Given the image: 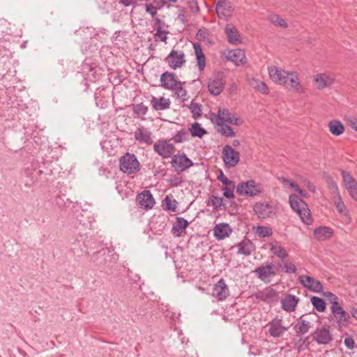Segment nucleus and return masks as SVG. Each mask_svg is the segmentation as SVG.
I'll return each mask as SVG.
<instances>
[{
	"instance_id": "nucleus-32",
	"label": "nucleus",
	"mask_w": 357,
	"mask_h": 357,
	"mask_svg": "<svg viewBox=\"0 0 357 357\" xmlns=\"http://www.w3.org/2000/svg\"><path fill=\"white\" fill-rule=\"evenodd\" d=\"M329 132L334 136H340L344 132V125L338 120L330 121L328 123Z\"/></svg>"
},
{
	"instance_id": "nucleus-34",
	"label": "nucleus",
	"mask_w": 357,
	"mask_h": 357,
	"mask_svg": "<svg viewBox=\"0 0 357 357\" xmlns=\"http://www.w3.org/2000/svg\"><path fill=\"white\" fill-rule=\"evenodd\" d=\"M193 47L195 49V56H196L198 68L200 70H202L204 69V68L206 66L205 56L202 52V49L199 44L194 43Z\"/></svg>"
},
{
	"instance_id": "nucleus-60",
	"label": "nucleus",
	"mask_w": 357,
	"mask_h": 357,
	"mask_svg": "<svg viewBox=\"0 0 357 357\" xmlns=\"http://www.w3.org/2000/svg\"><path fill=\"white\" fill-rule=\"evenodd\" d=\"M127 183H128V181L126 180H123V179L119 180V183H117V185H116V189L119 191H120L119 188L122 185V184L127 185Z\"/></svg>"
},
{
	"instance_id": "nucleus-55",
	"label": "nucleus",
	"mask_w": 357,
	"mask_h": 357,
	"mask_svg": "<svg viewBox=\"0 0 357 357\" xmlns=\"http://www.w3.org/2000/svg\"><path fill=\"white\" fill-rule=\"evenodd\" d=\"M146 11L151 15L152 17L155 16L157 13V8L151 4H146Z\"/></svg>"
},
{
	"instance_id": "nucleus-57",
	"label": "nucleus",
	"mask_w": 357,
	"mask_h": 357,
	"mask_svg": "<svg viewBox=\"0 0 357 357\" xmlns=\"http://www.w3.org/2000/svg\"><path fill=\"white\" fill-rule=\"evenodd\" d=\"M290 185H291V186L293 188H294V190H295L296 191H297V192H298L301 196H303V197H306V196H307V194H306V193H305V192H304V191H303V190H302L296 183H295L294 182H292V183H290Z\"/></svg>"
},
{
	"instance_id": "nucleus-23",
	"label": "nucleus",
	"mask_w": 357,
	"mask_h": 357,
	"mask_svg": "<svg viewBox=\"0 0 357 357\" xmlns=\"http://www.w3.org/2000/svg\"><path fill=\"white\" fill-rule=\"evenodd\" d=\"M229 43L238 45L241 43V36L236 28L231 24H227L225 29Z\"/></svg>"
},
{
	"instance_id": "nucleus-4",
	"label": "nucleus",
	"mask_w": 357,
	"mask_h": 357,
	"mask_svg": "<svg viewBox=\"0 0 357 357\" xmlns=\"http://www.w3.org/2000/svg\"><path fill=\"white\" fill-rule=\"evenodd\" d=\"M253 211L259 219L271 218L278 213V207L271 202L261 200L253 205Z\"/></svg>"
},
{
	"instance_id": "nucleus-45",
	"label": "nucleus",
	"mask_w": 357,
	"mask_h": 357,
	"mask_svg": "<svg viewBox=\"0 0 357 357\" xmlns=\"http://www.w3.org/2000/svg\"><path fill=\"white\" fill-rule=\"evenodd\" d=\"M189 130L193 137H202L206 133V131L198 123H193Z\"/></svg>"
},
{
	"instance_id": "nucleus-40",
	"label": "nucleus",
	"mask_w": 357,
	"mask_h": 357,
	"mask_svg": "<svg viewBox=\"0 0 357 357\" xmlns=\"http://www.w3.org/2000/svg\"><path fill=\"white\" fill-rule=\"evenodd\" d=\"M222 182L225 186L222 188L223 190V196L228 199H234V184L232 183L231 180H220Z\"/></svg>"
},
{
	"instance_id": "nucleus-12",
	"label": "nucleus",
	"mask_w": 357,
	"mask_h": 357,
	"mask_svg": "<svg viewBox=\"0 0 357 357\" xmlns=\"http://www.w3.org/2000/svg\"><path fill=\"white\" fill-rule=\"evenodd\" d=\"M154 151L163 158H169L175 152L173 144L167 140H158L153 145Z\"/></svg>"
},
{
	"instance_id": "nucleus-15",
	"label": "nucleus",
	"mask_w": 357,
	"mask_h": 357,
	"mask_svg": "<svg viewBox=\"0 0 357 357\" xmlns=\"http://www.w3.org/2000/svg\"><path fill=\"white\" fill-rule=\"evenodd\" d=\"M232 3L227 0H219L216 5V13L218 16L222 19L231 17L234 12Z\"/></svg>"
},
{
	"instance_id": "nucleus-27",
	"label": "nucleus",
	"mask_w": 357,
	"mask_h": 357,
	"mask_svg": "<svg viewBox=\"0 0 357 357\" xmlns=\"http://www.w3.org/2000/svg\"><path fill=\"white\" fill-rule=\"evenodd\" d=\"M151 103L154 109L165 110L170 107L171 101L169 98L165 97L156 98L152 96Z\"/></svg>"
},
{
	"instance_id": "nucleus-5",
	"label": "nucleus",
	"mask_w": 357,
	"mask_h": 357,
	"mask_svg": "<svg viewBox=\"0 0 357 357\" xmlns=\"http://www.w3.org/2000/svg\"><path fill=\"white\" fill-rule=\"evenodd\" d=\"M119 168L129 176L139 171L140 163L134 154L126 153L119 160Z\"/></svg>"
},
{
	"instance_id": "nucleus-25",
	"label": "nucleus",
	"mask_w": 357,
	"mask_h": 357,
	"mask_svg": "<svg viewBox=\"0 0 357 357\" xmlns=\"http://www.w3.org/2000/svg\"><path fill=\"white\" fill-rule=\"evenodd\" d=\"M299 299L291 294H287L282 301V308L288 312H294L298 303Z\"/></svg>"
},
{
	"instance_id": "nucleus-35",
	"label": "nucleus",
	"mask_w": 357,
	"mask_h": 357,
	"mask_svg": "<svg viewBox=\"0 0 357 357\" xmlns=\"http://www.w3.org/2000/svg\"><path fill=\"white\" fill-rule=\"evenodd\" d=\"M334 204L337 210L338 213L342 215H344L347 218L348 222H350V217L349 216V211L342 200V198L340 194H337V196H335L333 198Z\"/></svg>"
},
{
	"instance_id": "nucleus-26",
	"label": "nucleus",
	"mask_w": 357,
	"mask_h": 357,
	"mask_svg": "<svg viewBox=\"0 0 357 357\" xmlns=\"http://www.w3.org/2000/svg\"><path fill=\"white\" fill-rule=\"evenodd\" d=\"M214 236L218 240H222L228 237L231 232L229 225L227 223L216 225L213 229Z\"/></svg>"
},
{
	"instance_id": "nucleus-24",
	"label": "nucleus",
	"mask_w": 357,
	"mask_h": 357,
	"mask_svg": "<svg viewBox=\"0 0 357 357\" xmlns=\"http://www.w3.org/2000/svg\"><path fill=\"white\" fill-rule=\"evenodd\" d=\"M172 162L177 171H183L192 165V161L185 155H174Z\"/></svg>"
},
{
	"instance_id": "nucleus-49",
	"label": "nucleus",
	"mask_w": 357,
	"mask_h": 357,
	"mask_svg": "<svg viewBox=\"0 0 357 357\" xmlns=\"http://www.w3.org/2000/svg\"><path fill=\"white\" fill-rule=\"evenodd\" d=\"M324 296L327 298L331 305L340 303L338 297L331 291L324 292Z\"/></svg>"
},
{
	"instance_id": "nucleus-22",
	"label": "nucleus",
	"mask_w": 357,
	"mask_h": 357,
	"mask_svg": "<svg viewBox=\"0 0 357 357\" xmlns=\"http://www.w3.org/2000/svg\"><path fill=\"white\" fill-rule=\"evenodd\" d=\"M282 319L275 318L268 323V333L273 337H280L282 336L287 328L281 325Z\"/></svg>"
},
{
	"instance_id": "nucleus-2",
	"label": "nucleus",
	"mask_w": 357,
	"mask_h": 357,
	"mask_svg": "<svg viewBox=\"0 0 357 357\" xmlns=\"http://www.w3.org/2000/svg\"><path fill=\"white\" fill-rule=\"evenodd\" d=\"M289 202L292 210L299 215L304 224L310 225L312 223L313 218L308 206L300 197L296 195H291Z\"/></svg>"
},
{
	"instance_id": "nucleus-52",
	"label": "nucleus",
	"mask_w": 357,
	"mask_h": 357,
	"mask_svg": "<svg viewBox=\"0 0 357 357\" xmlns=\"http://www.w3.org/2000/svg\"><path fill=\"white\" fill-rule=\"evenodd\" d=\"M284 269L287 273H294L296 271V266L292 262L289 261L284 263Z\"/></svg>"
},
{
	"instance_id": "nucleus-39",
	"label": "nucleus",
	"mask_w": 357,
	"mask_h": 357,
	"mask_svg": "<svg viewBox=\"0 0 357 357\" xmlns=\"http://www.w3.org/2000/svg\"><path fill=\"white\" fill-rule=\"evenodd\" d=\"M268 21L275 26L286 29L288 27L287 22L279 15L271 13L268 16Z\"/></svg>"
},
{
	"instance_id": "nucleus-59",
	"label": "nucleus",
	"mask_w": 357,
	"mask_h": 357,
	"mask_svg": "<svg viewBox=\"0 0 357 357\" xmlns=\"http://www.w3.org/2000/svg\"><path fill=\"white\" fill-rule=\"evenodd\" d=\"M350 312L352 317L357 321V308L351 307Z\"/></svg>"
},
{
	"instance_id": "nucleus-11",
	"label": "nucleus",
	"mask_w": 357,
	"mask_h": 357,
	"mask_svg": "<svg viewBox=\"0 0 357 357\" xmlns=\"http://www.w3.org/2000/svg\"><path fill=\"white\" fill-rule=\"evenodd\" d=\"M268 75L270 79L275 83L283 86L286 84L287 77L290 71L285 70L284 69L276 66H271L268 68Z\"/></svg>"
},
{
	"instance_id": "nucleus-19",
	"label": "nucleus",
	"mask_w": 357,
	"mask_h": 357,
	"mask_svg": "<svg viewBox=\"0 0 357 357\" xmlns=\"http://www.w3.org/2000/svg\"><path fill=\"white\" fill-rule=\"evenodd\" d=\"M253 272L259 279L264 282H266L269 277L274 276L276 274L274 271V265L271 263H267L266 266H259Z\"/></svg>"
},
{
	"instance_id": "nucleus-37",
	"label": "nucleus",
	"mask_w": 357,
	"mask_h": 357,
	"mask_svg": "<svg viewBox=\"0 0 357 357\" xmlns=\"http://www.w3.org/2000/svg\"><path fill=\"white\" fill-rule=\"evenodd\" d=\"M270 250L274 255L281 259H284L288 256L286 250L280 245L278 241L270 243Z\"/></svg>"
},
{
	"instance_id": "nucleus-14",
	"label": "nucleus",
	"mask_w": 357,
	"mask_h": 357,
	"mask_svg": "<svg viewBox=\"0 0 357 357\" xmlns=\"http://www.w3.org/2000/svg\"><path fill=\"white\" fill-rule=\"evenodd\" d=\"M225 84L222 74L218 73L209 79L208 89L211 94L218 96L222 91Z\"/></svg>"
},
{
	"instance_id": "nucleus-7",
	"label": "nucleus",
	"mask_w": 357,
	"mask_h": 357,
	"mask_svg": "<svg viewBox=\"0 0 357 357\" xmlns=\"http://www.w3.org/2000/svg\"><path fill=\"white\" fill-rule=\"evenodd\" d=\"M252 298L257 301H262L268 304L275 303L279 300V293L271 287H267L262 290H259L252 294Z\"/></svg>"
},
{
	"instance_id": "nucleus-46",
	"label": "nucleus",
	"mask_w": 357,
	"mask_h": 357,
	"mask_svg": "<svg viewBox=\"0 0 357 357\" xmlns=\"http://www.w3.org/2000/svg\"><path fill=\"white\" fill-rule=\"evenodd\" d=\"M209 203L213 206L215 209H225L226 204L223 202L222 198L216 196H211L209 199Z\"/></svg>"
},
{
	"instance_id": "nucleus-17",
	"label": "nucleus",
	"mask_w": 357,
	"mask_h": 357,
	"mask_svg": "<svg viewBox=\"0 0 357 357\" xmlns=\"http://www.w3.org/2000/svg\"><path fill=\"white\" fill-rule=\"evenodd\" d=\"M222 158L226 165L234 167L239 161V153L231 146L226 145L222 151Z\"/></svg>"
},
{
	"instance_id": "nucleus-16",
	"label": "nucleus",
	"mask_w": 357,
	"mask_h": 357,
	"mask_svg": "<svg viewBox=\"0 0 357 357\" xmlns=\"http://www.w3.org/2000/svg\"><path fill=\"white\" fill-rule=\"evenodd\" d=\"M136 202L139 208L144 210L152 208L155 204V200L149 190H144L138 194L136 197Z\"/></svg>"
},
{
	"instance_id": "nucleus-33",
	"label": "nucleus",
	"mask_w": 357,
	"mask_h": 357,
	"mask_svg": "<svg viewBox=\"0 0 357 357\" xmlns=\"http://www.w3.org/2000/svg\"><path fill=\"white\" fill-rule=\"evenodd\" d=\"M310 323L308 321L302 319L301 318L297 321L294 326V330L297 337H300L309 331Z\"/></svg>"
},
{
	"instance_id": "nucleus-21",
	"label": "nucleus",
	"mask_w": 357,
	"mask_h": 357,
	"mask_svg": "<svg viewBox=\"0 0 357 357\" xmlns=\"http://www.w3.org/2000/svg\"><path fill=\"white\" fill-rule=\"evenodd\" d=\"M229 296V289L223 279H220L214 285L213 296L218 301H223Z\"/></svg>"
},
{
	"instance_id": "nucleus-51",
	"label": "nucleus",
	"mask_w": 357,
	"mask_h": 357,
	"mask_svg": "<svg viewBox=\"0 0 357 357\" xmlns=\"http://www.w3.org/2000/svg\"><path fill=\"white\" fill-rule=\"evenodd\" d=\"M167 32L162 30L160 28L157 29V32L155 34V40L165 42L167 40Z\"/></svg>"
},
{
	"instance_id": "nucleus-38",
	"label": "nucleus",
	"mask_w": 357,
	"mask_h": 357,
	"mask_svg": "<svg viewBox=\"0 0 357 357\" xmlns=\"http://www.w3.org/2000/svg\"><path fill=\"white\" fill-rule=\"evenodd\" d=\"M249 84L253 89L262 94H268L269 93L267 85L259 79L252 78L249 80Z\"/></svg>"
},
{
	"instance_id": "nucleus-50",
	"label": "nucleus",
	"mask_w": 357,
	"mask_h": 357,
	"mask_svg": "<svg viewBox=\"0 0 357 357\" xmlns=\"http://www.w3.org/2000/svg\"><path fill=\"white\" fill-rule=\"evenodd\" d=\"M164 202H165L166 209L171 210L173 211H175V209L176 208V202L175 200L172 201L171 199H169L168 197H167L165 199Z\"/></svg>"
},
{
	"instance_id": "nucleus-41",
	"label": "nucleus",
	"mask_w": 357,
	"mask_h": 357,
	"mask_svg": "<svg viewBox=\"0 0 357 357\" xmlns=\"http://www.w3.org/2000/svg\"><path fill=\"white\" fill-rule=\"evenodd\" d=\"M344 185L349 195L357 202V183L356 180H344Z\"/></svg>"
},
{
	"instance_id": "nucleus-9",
	"label": "nucleus",
	"mask_w": 357,
	"mask_h": 357,
	"mask_svg": "<svg viewBox=\"0 0 357 357\" xmlns=\"http://www.w3.org/2000/svg\"><path fill=\"white\" fill-rule=\"evenodd\" d=\"M335 76L330 73H317L312 77V82L318 90L331 87L335 82Z\"/></svg>"
},
{
	"instance_id": "nucleus-47",
	"label": "nucleus",
	"mask_w": 357,
	"mask_h": 357,
	"mask_svg": "<svg viewBox=\"0 0 357 357\" xmlns=\"http://www.w3.org/2000/svg\"><path fill=\"white\" fill-rule=\"evenodd\" d=\"M189 132L188 130H180L177 132V134L173 137V140L176 143H181L184 141H186L188 139Z\"/></svg>"
},
{
	"instance_id": "nucleus-29",
	"label": "nucleus",
	"mask_w": 357,
	"mask_h": 357,
	"mask_svg": "<svg viewBox=\"0 0 357 357\" xmlns=\"http://www.w3.org/2000/svg\"><path fill=\"white\" fill-rule=\"evenodd\" d=\"M151 132L144 128H137L135 132V138L141 143L151 144L153 142Z\"/></svg>"
},
{
	"instance_id": "nucleus-6",
	"label": "nucleus",
	"mask_w": 357,
	"mask_h": 357,
	"mask_svg": "<svg viewBox=\"0 0 357 357\" xmlns=\"http://www.w3.org/2000/svg\"><path fill=\"white\" fill-rule=\"evenodd\" d=\"M263 191V187L260 183H256L255 180H247L237 186L236 192L240 195L255 197Z\"/></svg>"
},
{
	"instance_id": "nucleus-48",
	"label": "nucleus",
	"mask_w": 357,
	"mask_h": 357,
	"mask_svg": "<svg viewBox=\"0 0 357 357\" xmlns=\"http://www.w3.org/2000/svg\"><path fill=\"white\" fill-rule=\"evenodd\" d=\"M190 109L195 118H197L202 115L201 105L197 102H191Z\"/></svg>"
},
{
	"instance_id": "nucleus-62",
	"label": "nucleus",
	"mask_w": 357,
	"mask_h": 357,
	"mask_svg": "<svg viewBox=\"0 0 357 357\" xmlns=\"http://www.w3.org/2000/svg\"><path fill=\"white\" fill-rule=\"evenodd\" d=\"M232 145L234 146H238L240 145V142L237 139H235L232 142Z\"/></svg>"
},
{
	"instance_id": "nucleus-43",
	"label": "nucleus",
	"mask_w": 357,
	"mask_h": 357,
	"mask_svg": "<svg viewBox=\"0 0 357 357\" xmlns=\"http://www.w3.org/2000/svg\"><path fill=\"white\" fill-rule=\"evenodd\" d=\"M255 233L261 238L269 237L273 234L272 229L266 226H257L255 228Z\"/></svg>"
},
{
	"instance_id": "nucleus-64",
	"label": "nucleus",
	"mask_w": 357,
	"mask_h": 357,
	"mask_svg": "<svg viewBox=\"0 0 357 357\" xmlns=\"http://www.w3.org/2000/svg\"><path fill=\"white\" fill-rule=\"evenodd\" d=\"M222 176H223V174H222V172H220V176H218V178H218V179L222 178Z\"/></svg>"
},
{
	"instance_id": "nucleus-10",
	"label": "nucleus",
	"mask_w": 357,
	"mask_h": 357,
	"mask_svg": "<svg viewBox=\"0 0 357 357\" xmlns=\"http://www.w3.org/2000/svg\"><path fill=\"white\" fill-rule=\"evenodd\" d=\"M289 91L303 94L305 89L301 83L298 74L296 71H290L287 77L286 84H283Z\"/></svg>"
},
{
	"instance_id": "nucleus-30",
	"label": "nucleus",
	"mask_w": 357,
	"mask_h": 357,
	"mask_svg": "<svg viewBox=\"0 0 357 357\" xmlns=\"http://www.w3.org/2000/svg\"><path fill=\"white\" fill-rule=\"evenodd\" d=\"M238 254L249 256L255 250V246L249 239H244L237 245Z\"/></svg>"
},
{
	"instance_id": "nucleus-61",
	"label": "nucleus",
	"mask_w": 357,
	"mask_h": 357,
	"mask_svg": "<svg viewBox=\"0 0 357 357\" xmlns=\"http://www.w3.org/2000/svg\"><path fill=\"white\" fill-rule=\"evenodd\" d=\"M121 3L125 6H128L132 4L131 0H121Z\"/></svg>"
},
{
	"instance_id": "nucleus-42",
	"label": "nucleus",
	"mask_w": 357,
	"mask_h": 357,
	"mask_svg": "<svg viewBox=\"0 0 357 357\" xmlns=\"http://www.w3.org/2000/svg\"><path fill=\"white\" fill-rule=\"evenodd\" d=\"M311 303L313 307L319 312H324L326 310V303L324 299L317 297L312 296L311 298Z\"/></svg>"
},
{
	"instance_id": "nucleus-36",
	"label": "nucleus",
	"mask_w": 357,
	"mask_h": 357,
	"mask_svg": "<svg viewBox=\"0 0 357 357\" xmlns=\"http://www.w3.org/2000/svg\"><path fill=\"white\" fill-rule=\"evenodd\" d=\"M229 59L237 66L246 62V56L241 50L231 51L229 54Z\"/></svg>"
},
{
	"instance_id": "nucleus-44",
	"label": "nucleus",
	"mask_w": 357,
	"mask_h": 357,
	"mask_svg": "<svg viewBox=\"0 0 357 357\" xmlns=\"http://www.w3.org/2000/svg\"><path fill=\"white\" fill-rule=\"evenodd\" d=\"M217 126V132L227 137H233L235 135V132L233 129L225 123Z\"/></svg>"
},
{
	"instance_id": "nucleus-58",
	"label": "nucleus",
	"mask_w": 357,
	"mask_h": 357,
	"mask_svg": "<svg viewBox=\"0 0 357 357\" xmlns=\"http://www.w3.org/2000/svg\"><path fill=\"white\" fill-rule=\"evenodd\" d=\"M330 190L331 192L336 194V196L339 194L337 186L333 181L330 183Z\"/></svg>"
},
{
	"instance_id": "nucleus-31",
	"label": "nucleus",
	"mask_w": 357,
	"mask_h": 357,
	"mask_svg": "<svg viewBox=\"0 0 357 357\" xmlns=\"http://www.w3.org/2000/svg\"><path fill=\"white\" fill-rule=\"evenodd\" d=\"M188 226V222L185 219L182 217H177L176 223L172 227V232L176 236H181Z\"/></svg>"
},
{
	"instance_id": "nucleus-54",
	"label": "nucleus",
	"mask_w": 357,
	"mask_h": 357,
	"mask_svg": "<svg viewBox=\"0 0 357 357\" xmlns=\"http://www.w3.org/2000/svg\"><path fill=\"white\" fill-rule=\"evenodd\" d=\"M344 345L349 349H353L354 347V340L351 337H347L344 340Z\"/></svg>"
},
{
	"instance_id": "nucleus-8",
	"label": "nucleus",
	"mask_w": 357,
	"mask_h": 357,
	"mask_svg": "<svg viewBox=\"0 0 357 357\" xmlns=\"http://www.w3.org/2000/svg\"><path fill=\"white\" fill-rule=\"evenodd\" d=\"M330 309L332 314L331 317L335 319L339 328L347 326L349 324L350 314L343 309L340 303L331 305Z\"/></svg>"
},
{
	"instance_id": "nucleus-3",
	"label": "nucleus",
	"mask_w": 357,
	"mask_h": 357,
	"mask_svg": "<svg viewBox=\"0 0 357 357\" xmlns=\"http://www.w3.org/2000/svg\"><path fill=\"white\" fill-rule=\"evenodd\" d=\"M211 121L215 125L228 123L235 126H241L243 121L241 118L231 113L228 109H219L217 113L211 114Z\"/></svg>"
},
{
	"instance_id": "nucleus-63",
	"label": "nucleus",
	"mask_w": 357,
	"mask_h": 357,
	"mask_svg": "<svg viewBox=\"0 0 357 357\" xmlns=\"http://www.w3.org/2000/svg\"><path fill=\"white\" fill-rule=\"evenodd\" d=\"M308 188L310 189V190L312 191V192H314L315 190V187L314 185H308Z\"/></svg>"
},
{
	"instance_id": "nucleus-18",
	"label": "nucleus",
	"mask_w": 357,
	"mask_h": 357,
	"mask_svg": "<svg viewBox=\"0 0 357 357\" xmlns=\"http://www.w3.org/2000/svg\"><path fill=\"white\" fill-rule=\"evenodd\" d=\"M298 280L303 287L307 288L310 291L321 292L323 290V285L321 283L319 280H317L310 276L305 275H300L298 277Z\"/></svg>"
},
{
	"instance_id": "nucleus-53",
	"label": "nucleus",
	"mask_w": 357,
	"mask_h": 357,
	"mask_svg": "<svg viewBox=\"0 0 357 357\" xmlns=\"http://www.w3.org/2000/svg\"><path fill=\"white\" fill-rule=\"evenodd\" d=\"M188 4L191 11L198 12L199 6L197 0H188Z\"/></svg>"
},
{
	"instance_id": "nucleus-13",
	"label": "nucleus",
	"mask_w": 357,
	"mask_h": 357,
	"mask_svg": "<svg viewBox=\"0 0 357 357\" xmlns=\"http://www.w3.org/2000/svg\"><path fill=\"white\" fill-rule=\"evenodd\" d=\"M165 61L169 66L174 70L181 68L185 63L183 52L172 50L169 54L166 57Z\"/></svg>"
},
{
	"instance_id": "nucleus-20",
	"label": "nucleus",
	"mask_w": 357,
	"mask_h": 357,
	"mask_svg": "<svg viewBox=\"0 0 357 357\" xmlns=\"http://www.w3.org/2000/svg\"><path fill=\"white\" fill-rule=\"evenodd\" d=\"M312 335L313 340L319 344H328L333 340L332 335L329 331V326L317 328Z\"/></svg>"
},
{
	"instance_id": "nucleus-1",
	"label": "nucleus",
	"mask_w": 357,
	"mask_h": 357,
	"mask_svg": "<svg viewBox=\"0 0 357 357\" xmlns=\"http://www.w3.org/2000/svg\"><path fill=\"white\" fill-rule=\"evenodd\" d=\"M161 86L165 89L173 91L175 95L183 100H185L187 92L181 82L174 73L165 72L160 76Z\"/></svg>"
},
{
	"instance_id": "nucleus-56",
	"label": "nucleus",
	"mask_w": 357,
	"mask_h": 357,
	"mask_svg": "<svg viewBox=\"0 0 357 357\" xmlns=\"http://www.w3.org/2000/svg\"><path fill=\"white\" fill-rule=\"evenodd\" d=\"M348 124L356 132H357V119L354 117L348 119Z\"/></svg>"
},
{
	"instance_id": "nucleus-28",
	"label": "nucleus",
	"mask_w": 357,
	"mask_h": 357,
	"mask_svg": "<svg viewBox=\"0 0 357 357\" xmlns=\"http://www.w3.org/2000/svg\"><path fill=\"white\" fill-rule=\"evenodd\" d=\"M333 234V231L328 227H319L314 231V235L317 240L319 241L329 239Z\"/></svg>"
}]
</instances>
